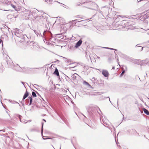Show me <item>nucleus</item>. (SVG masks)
I'll return each instance as SVG.
<instances>
[{
    "instance_id": "ea45409f",
    "label": "nucleus",
    "mask_w": 149,
    "mask_h": 149,
    "mask_svg": "<svg viewBox=\"0 0 149 149\" xmlns=\"http://www.w3.org/2000/svg\"><path fill=\"white\" fill-rule=\"evenodd\" d=\"M13 65H14V63L12 62L11 63H10V66L11 68L13 69Z\"/></svg>"
},
{
    "instance_id": "c9c22d12",
    "label": "nucleus",
    "mask_w": 149,
    "mask_h": 149,
    "mask_svg": "<svg viewBox=\"0 0 149 149\" xmlns=\"http://www.w3.org/2000/svg\"><path fill=\"white\" fill-rule=\"evenodd\" d=\"M32 96L33 97H36V93H35L33 91L32 92Z\"/></svg>"
},
{
    "instance_id": "e433bc0d",
    "label": "nucleus",
    "mask_w": 149,
    "mask_h": 149,
    "mask_svg": "<svg viewBox=\"0 0 149 149\" xmlns=\"http://www.w3.org/2000/svg\"><path fill=\"white\" fill-rule=\"evenodd\" d=\"M125 72V70H123L121 74H120V77H122L124 74V73Z\"/></svg>"
},
{
    "instance_id": "20e7f679",
    "label": "nucleus",
    "mask_w": 149,
    "mask_h": 149,
    "mask_svg": "<svg viewBox=\"0 0 149 149\" xmlns=\"http://www.w3.org/2000/svg\"><path fill=\"white\" fill-rule=\"evenodd\" d=\"M140 19L141 20L143 21L142 24L144 26L143 28H141V29L145 31L149 30V27H148V22L149 21V13L143 16H141Z\"/></svg>"
},
{
    "instance_id": "f3484780",
    "label": "nucleus",
    "mask_w": 149,
    "mask_h": 149,
    "mask_svg": "<svg viewBox=\"0 0 149 149\" xmlns=\"http://www.w3.org/2000/svg\"><path fill=\"white\" fill-rule=\"evenodd\" d=\"M29 95V92L26 90V92L23 96L22 100L21 102V103H22V102H23V101H24V99H26L28 96Z\"/></svg>"
},
{
    "instance_id": "c03bdc74",
    "label": "nucleus",
    "mask_w": 149,
    "mask_h": 149,
    "mask_svg": "<svg viewBox=\"0 0 149 149\" xmlns=\"http://www.w3.org/2000/svg\"><path fill=\"white\" fill-rule=\"evenodd\" d=\"M107 49H110V50H115V51H117V49H113V48H111L108 47L107 48Z\"/></svg>"
},
{
    "instance_id": "0e129e2a",
    "label": "nucleus",
    "mask_w": 149,
    "mask_h": 149,
    "mask_svg": "<svg viewBox=\"0 0 149 149\" xmlns=\"http://www.w3.org/2000/svg\"><path fill=\"white\" fill-rule=\"evenodd\" d=\"M34 85L36 86H38V85H37V84H34Z\"/></svg>"
},
{
    "instance_id": "5701e85b",
    "label": "nucleus",
    "mask_w": 149,
    "mask_h": 149,
    "mask_svg": "<svg viewBox=\"0 0 149 149\" xmlns=\"http://www.w3.org/2000/svg\"><path fill=\"white\" fill-rule=\"evenodd\" d=\"M131 24L129 22H127L124 24L122 26L124 27H129L131 25Z\"/></svg>"
},
{
    "instance_id": "0eeeda50",
    "label": "nucleus",
    "mask_w": 149,
    "mask_h": 149,
    "mask_svg": "<svg viewBox=\"0 0 149 149\" xmlns=\"http://www.w3.org/2000/svg\"><path fill=\"white\" fill-rule=\"evenodd\" d=\"M100 119L101 123H102L103 125L107 127L111 131L112 130L111 128L110 127L108 126H109L111 123L108 120L107 118L105 116H100Z\"/></svg>"
},
{
    "instance_id": "7c9ffc66",
    "label": "nucleus",
    "mask_w": 149,
    "mask_h": 149,
    "mask_svg": "<svg viewBox=\"0 0 149 149\" xmlns=\"http://www.w3.org/2000/svg\"><path fill=\"white\" fill-rule=\"evenodd\" d=\"M138 45H137L136 46V47H137L139 48L138 50H139L140 51H142L143 49V47H142L141 46H139Z\"/></svg>"
},
{
    "instance_id": "a18cd8bd",
    "label": "nucleus",
    "mask_w": 149,
    "mask_h": 149,
    "mask_svg": "<svg viewBox=\"0 0 149 149\" xmlns=\"http://www.w3.org/2000/svg\"><path fill=\"white\" fill-rule=\"evenodd\" d=\"M62 36V35L61 34H58V35H57V37L58 38H60V36Z\"/></svg>"
},
{
    "instance_id": "dca6fc26",
    "label": "nucleus",
    "mask_w": 149,
    "mask_h": 149,
    "mask_svg": "<svg viewBox=\"0 0 149 149\" xmlns=\"http://www.w3.org/2000/svg\"><path fill=\"white\" fill-rule=\"evenodd\" d=\"M59 117L61 119L64 121L65 123L67 125H69L68 123L67 120L63 116L59 115Z\"/></svg>"
},
{
    "instance_id": "680f3d73",
    "label": "nucleus",
    "mask_w": 149,
    "mask_h": 149,
    "mask_svg": "<svg viewBox=\"0 0 149 149\" xmlns=\"http://www.w3.org/2000/svg\"><path fill=\"white\" fill-rule=\"evenodd\" d=\"M43 121H45V122H46V120H45V119H43Z\"/></svg>"
},
{
    "instance_id": "4468645a",
    "label": "nucleus",
    "mask_w": 149,
    "mask_h": 149,
    "mask_svg": "<svg viewBox=\"0 0 149 149\" xmlns=\"http://www.w3.org/2000/svg\"><path fill=\"white\" fill-rule=\"evenodd\" d=\"M82 42V40L81 39L79 40L76 43L74 47L75 48H77L79 47L81 44Z\"/></svg>"
},
{
    "instance_id": "423d86ee",
    "label": "nucleus",
    "mask_w": 149,
    "mask_h": 149,
    "mask_svg": "<svg viewBox=\"0 0 149 149\" xmlns=\"http://www.w3.org/2000/svg\"><path fill=\"white\" fill-rule=\"evenodd\" d=\"M43 34L48 41H51L52 42H54V41L56 40L55 38L53 36L51 32L47 31H44Z\"/></svg>"
},
{
    "instance_id": "7ed1b4c3",
    "label": "nucleus",
    "mask_w": 149,
    "mask_h": 149,
    "mask_svg": "<svg viewBox=\"0 0 149 149\" xmlns=\"http://www.w3.org/2000/svg\"><path fill=\"white\" fill-rule=\"evenodd\" d=\"M36 13L34 14L33 12V19L37 22L42 23L44 19H46V14L42 12H40L38 10H36Z\"/></svg>"
},
{
    "instance_id": "4be33fe9",
    "label": "nucleus",
    "mask_w": 149,
    "mask_h": 149,
    "mask_svg": "<svg viewBox=\"0 0 149 149\" xmlns=\"http://www.w3.org/2000/svg\"><path fill=\"white\" fill-rule=\"evenodd\" d=\"M29 100V105H31L32 101H33V99L32 98L31 96H29L28 97V98L26 99V100Z\"/></svg>"
},
{
    "instance_id": "f03ea898",
    "label": "nucleus",
    "mask_w": 149,
    "mask_h": 149,
    "mask_svg": "<svg viewBox=\"0 0 149 149\" xmlns=\"http://www.w3.org/2000/svg\"><path fill=\"white\" fill-rule=\"evenodd\" d=\"M86 109L89 116L92 118H93L97 113L100 114L98 110L101 112L99 108L96 105H90L87 107Z\"/></svg>"
},
{
    "instance_id": "c85d7f7f",
    "label": "nucleus",
    "mask_w": 149,
    "mask_h": 149,
    "mask_svg": "<svg viewBox=\"0 0 149 149\" xmlns=\"http://www.w3.org/2000/svg\"><path fill=\"white\" fill-rule=\"evenodd\" d=\"M132 131L133 133L135 135H138V136H139V134L134 129H132Z\"/></svg>"
},
{
    "instance_id": "412c9836",
    "label": "nucleus",
    "mask_w": 149,
    "mask_h": 149,
    "mask_svg": "<svg viewBox=\"0 0 149 149\" xmlns=\"http://www.w3.org/2000/svg\"><path fill=\"white\" fill-rule=\"evenodd\" d=\"M10 4L11 6L13 8V9L16 11H18L19 10V8L16 6L15 5H14L12 3H11L10 2Z\"/></svg>"
},
{
    "instance_id": "a211bd4d",
    "label": "nucleus",
    "mask_w": 149,
    "mask_h": 149,
    "mask_svg": "<svg viewBox=\"0 0 149 149\" xmlns=\"http://www.w3.org/2000/svg\"><path fill=\"white\" fill-rule=\"evenodd\" d=\"M27 12H29L28 15V14H26V13L24 14V15H26V16L27 15L28 16H30V15H33V12L34 13L33 15L35 13L36 14V10H35V11H33L32 12L31 11H29V10H28V11H27Z\"/></svg>"
},
{
    "instance_id": "37998d69",
    "label": "nucleus",
    "mask_w": 149,
    "mask_h": 149,
    "mask_svg": "<svg viewBox=\"0 0 149 149\" xmlns=\"http://www.w3.org/2000/svg\"><path fill=\"white\" fill-rule=\"evenodd\" d=\"M97 11H98V12L100 13V14H101L102 15L103 14V12L101 10H98V9H97Z\"/></svg>"
},
{
    "instance_id": "bf43d9fd",
    "label": "nucleus",
    "mask_w": 149,
    "mask_h": 149,
    "mask_svg": "<svg viewBox=\"0 0 149 149\" xmlns=\"http://www.w3.org/2000/svg\"><path fill=\"white\" fill-rule=\"evenodd\" d=\"M36 93H37L38 95H39V93H38L37 92H36Z\"/></svg>"
},
{
    "instance_id": "a878e982",
    "label": "nucleus",
    "mask_w": 149,
    "mask_h": 149,
    "mask_svg": "<svg viewBox=\"0 0 149 149\" xmlns=\"http://www.w3.org/2000/svg\"><path fill=\"white\" fill-rule=\"evenodd\" d=\"M143 110L144 113L146 115H149V111L146 108H143Z\"/></svg>"
},
{
    "instance_id": "39448f33",
    "label": "nucleus",
    "mask_w": 149,
    "mask_h": 149,
    "mask_svg": "<svg viewBox=\"0 0 149 149\" xmlns=\"http://www.w3.org/2000/svg\"><path fill=\"white\" fill-rule=\"evenodd\" d=\"M86 3L88 6L87 7L92 10H97L98 7V6L95 2L92 1H88L86 0L85 1L83 2V3Z\"/></svg>"
},
{
    "instance_id": "473e14b6",
    "label": "nucleus",
    "mask_w": 149,
    "mask_h": 149,
    "mask_svg": "<svg viewBox=\"0 0 149 149\" xmlns=\"http://www.w3.org/2000/svg\"><path fill=\"white\" fill-rule=\"evenodd\" d=\"M10 102L11 103L14 104L17 103V104H18L20 106V104L19 103H18L16 101H12V100L11 101L10 100Z\"/></svg>"
},
{
    "instance_id": "1a4fd4ad",
    "label": "nucleus",
    "mask_w": 149,
    "mask_h": 149,
    "mask_svg": "<svg viewBox=\"0 0 149 149\" xmlns=\"http://www.w3.org/2000/svg\"><path fill=\"white\" fill-rule=\"evenodd\" d=\"M10 136H11L10 140L11 142L10 141V143H11L12 144H13L14 143L13 140L15 141H16V138L17 137L16 136H14V133L13 132H10Z\"/></svg>"
},
{
    "instance_id": "6e6552de",
    "label": "nucleus",
    "mask_w": 149,
    "mask_h": 149,
    "mask_svg": "<svg viewBox=\"0 0 149 149\" xmlns=\"http://www.w3.org/2000/svg\"><path fill=\"white\" fill-rule=\"evenodd\" d=\"M42 128H41V134H42V138L44 140H46V139H52V141L53 142H54V141H55V139L54 138H51V137H50V136H45V137H46L45 138H44L43 137L44 136H43V134H42V133H43V123H42Z\"/></svg>"
},
{
    "instance_id": "b1692460",
    "label": "nucleus",
    "mask_w": 149,
    "mask_h": 149,
    "mask_svg": "<svg viewBox=\"0 0 149 149\" xmlns=\"http://www.w3.org/2000/svg\"><path fill=\"white\" fill-rule=\"evenodd\" d=\"M53 74H54L56 75L57 77L59 76V74L58 70L56 68L55 69V71L54 72Z\"/></svg>"
},
{
    "instance_id": "72a5a7b5",
    "label": "nucleus",
    "mask_w": 149,
    "mask_h": 149,
    "mask_svg": "<svg viewBox=\"0 0 149 149\" xmlns=\"http://www.w3.org/2000/svg\"><path fill=\"white\" fill-rule=\"evenodd\" d=\"M2 97L1 96V104H2V106H3V108L6 109V110H7V108H6V106L5 105H4L2 103V102H1V98H2Z\"/></svg>"
},
{
    "instance_id": "603ef678",
    "label": "nucleus",
    "mask_w": 149,
    "mask_h": 149,
    "mask_svg": "<svg viewBox=\"0 0 149 149\" xmlns=\"http://www.w3.org/2000/svg\"><path fill=\"white\" fill-rule=\"evenodd\" d=\"M2 40L1 39H0V44L1 43V42H2Z\"/></svg>"
},
{
    "instance_id": "e2e57ef3",
    "label": "nucleus",
    "mask_w": 149,
    "mask_h": 149,
    "mask_svg": "<svg viewBox=\"0 0 149 149\" xmlns=\"http://www.w3.org/2000/svg\"><path fill=\"white\" fill-rule=\"evenodd\" d=\"M113 128L114 129V130H115V128L113 126Z\"/></svg>"
},
{
    "instance_id": "5fc2aeb1",
    "label": "nucleus",
    "mask_w": 149,
    "mask_h": 149,
    "mask_svg": "<svg viewBox=\"0 0 149 149\" xmlns=\"http://www.w3.org/2000/svg\"><path fill=\"white\" fill-rule=\"evenodd\" d=\"M35 131V130L34 129H32L31 130V131Z\"/></svg>"
},
{
    "instance_id": "2f4dec72",
    "label": "nucleus",
    "mask_w": 149,
    "mask_h": 149,
    "mask_svg": "<svg viewBox=\"0 0 149 149\" xmlns=\"http://www.w3.org/2000/svg\"><path fill=\"white\" fill-rule=\"evenodd\" d=\"M56 0H45V1L47 2V1H49V4H52V2L55 1Z\"/></svg>"
},
{
    "instance_id": "a19ab883",
    "label": "nucleus",
    "mask_w": 149,
    "mask_h": 149,
    "mask_svg": "<svg viewBox=\"0 0 149 149\" xmlns=\"http://www.w3.org/2000/svg\"><path fill=\"white\" fill-rule=\"evenodd\" d=\"M71 142L73 146L76 149V148L75 147V146L74 145V142H73V140L72 139H71Z\"/></svg>"
},
{
    "instance_id": "6e6d98bb",
    "label": "nucleus",
    "mask_w": 149,
    "mask_h": 149,
    "mask_svg": "<svg viewBox=\"0 0 149 149\" xmlns=\"http://www.w3.org/2000/svg\"><path fill=\"white\" fill-rule=\"evenodd\" d=\"M6 112L8 114V115H9V113H8V111L6 110Z\"/></svg>"
},
{
    "instance_id": "052dcab7",
    "label": "nucleus",
    "mask_w": 149,
    "mask_h": 149,
    "mask_svg": "<svg viewBox=\"0 0 149 149\" xmlns=\"http://www.w3.org/2000/svg\"><path fill=\"white\" fill-rule=\"evenodd\" d=\"M60 137H61V138H64V139H66V138H64V137H62V136H60Z\"/></svg>"
},
{
    "instance_id": "79ce46f5",
    "label": "nucleus",
    "mask_w": 149,
    "mask_h": 149,
    "mask_svg": "<svg viewBox=\"0 0 149 149\" xmlns=\"http://www.w3.org/2000/svg\"><path fill=\"white\" fill-rule=\"evenodd\" d=\"M34 32L37 35V36H38V35L39 34V32L38 31L36 30H34Z\"/></svg>"
},
{
    "instance_id": "cd10ccee",
    "label": "nucleus",
    "mask_w": 149,
    "mask_h": 149,
    "mask_svg": "<svg viewBox=\"0 0 149 149\" xmlns=\"http://www.w3.org/2000/svg\"><path fill=\"white\" fill-rule=\"evenodd\" d=\"M1 1H2L3 3H5L7 5H9V4H8L9 3V1L8 0H0Z\"/></svg>"
},
{
    "instance_id": "aec40b11",
    "label": "nucleus",
    "mask_w": 149,
    "mask_h": 149,
    "mask_svg": "<svg viewBox=\"0 0 149 149\" xmlns=\"http://www.w3.org/2000/svg\"><path fill=\"white\" fill-rule=\"evenodd\" d=\"M134 61V63L135 64L141 65V60L135 59Z\"/></svg>"
},
{
    "instance_id": "de8ad7c7",
    "label": "nucleus",
    "mask_w": 149,
    "mask_h": 149,
    "mask_svg": "<svg viewBox=\"0 0 149 149\" xmlns=\"http://www.w3.org/2000/svg\"><path fill=\"white\" fill-rule=\"evenodd\" d=\"M56 62H59V61L58 60H56V61H54V62H53L52 63H56Z\"/></svg>"
},
{
    "instance_id": "4d7b16f0",
    "label": "nucleus",
    "mask_w": 149,
    "mask_h": 149,
    "mask_svg": "<svg viewBox=\"0 0 149 149\" xmlns=\"http://www.w3.org/2000/svg\"><path fill=\"white\" fill-rule=\"evenodd\" d=\"M112 69L114 70L115 69V67L114 66L112 68Z\"/></svg>"
},
{
    "instance_id": "338daca9",
    "label": "nucleus",
    "mask_w": 149,
    "mask_h": 149,
    "mask_svg": "<svg viewBox=\"0 0 149 149\" xmlns=\"http://www.w3.org/2000/svg\"><path fill=\"white\" fill-rule=\"evenodd\" d=\"M61 145L60 144V149H61Z\"/></svg>"
},
{
    "instance_id": "ddd939ff",
    "label": "nucleus",
    "mask_w": 149,
    "mask_h": 149,
    "mask_svg": "<svg viewBox=\"0 0 149 149\" xmlns=\"http://www.w3.org/2000/svg\"><path fill=\"white\" fill-rule=\"evenodd\" d=\"M102 74L105 77H107L109 76V73L107 70H103L102 71Z\"/></svg>"
},
{
    "instance_id": "2eb2a0df",
    "label": "nucleus",
    "mask_w": 149,
    "mask_h": 149,
    "mask_svg": "<svg viewBox=\"0 0 149 149\" xmlns=\"http://www.w3.org/2000/svg\"><path fill=\"white\" fill-rule=\"evenodd\" d=\"M149 62V59H146L145 60H141V65L146 64L147 63H148Z\"/></svg>"
},
{
    "instance_id": "864d4df0",
    "label": "nucleus",
    "mask_w": 149,
    "mask_h": 149,
    "mask_svg": "<svg viewBox=\"0 0 149 149\" xmlns=\"http://www.w3.org/2000/svg\"><path fill=\"white\" fill-rule=\"evenodd\" d=\"M70 61H65V62H66V63H68L69 62H70Z\"/></svg>"
},
{
    "instance_id": "3c124183",
    "label": "nucleus",
    "mask_w": 149,
    "mask_h": 149,
    "mask_svg": "<svg viewBox=\"0 0 149 149\" xmlns=\"http://www.w3.org/2000/svg\"><path fill=\"white\" fill-rule=\"evenodd\" d=\"M21 83H22V84L24 86V87H25L24 85V82H22V81H21Z\"/></svg>"
},
{
    "instance_id": "f704fd0d",
    "label": "nucleus",
    "mask_w": 149,
    "mask_h": 149,
    "mask_svg": "<svg viewBox=\"0 0 149 149\" xmlns=\"http://www.w3.org/2000/svg\"><path fill=\"white\" fill-rule=\"evenodd\" d=\"M86 20H81V21H78V22L80 23V24H83L85 22H86Z\"/></svg>"
},
{
    "instance_id": "09e8293b",
    "label": "nucleus",
    "mask_w": 149,
    "mask_h": 149,
    "mask_svg": "<svg viewBox=\"0 0 149 149\" xmlns=\"http://www.w3.org/2000/svg\"><path fill=\"white\" fill-rule=\"evenodd\" d=\"M114 53L116 55V57H115L116 58L117 57V58H118V56L117 55V54H116L115 51L114 52Z\"/></svg>"
},
{
    "instance_id": "f8f14e48",
    "label": "nucleus",
    "mask_w": 149,
    "mask_h": 149,
    "mask_svg": "<svg viewBox=\"0 0 149 149\" xmlns=\"http://www.w3.org/2000/svg\"><path fill=\"white\" fill-rule=\"evenodd\" d=\"M13 69L18 71H21L22 70V68L18 65H13Z\"/></svg>"
},
{
    "instance_id": "49530a36",
    "label": "nucleus",
    "mask_w": 149,
    "mask_h": 149,
    "mask_svg": "<svg viewBox=\"0 0 149 149\" xmlns=\"http://www.w3.org/2000/svg\"><path fill=\"white\" fill-rule=\"evenodd\" d=\"M24 101H23V102H22V103H21L22 104V106L23 107H24Z\"/></svg>"
},
{
    "instance_id": "8fccbe9b",
    "label": "nucleus",
    "mask_w": 149,
    "mask_h": 149,
    "mask_svg": "<svg viewBox=\"0 0 149 149\" xmlns=\"http://www.w3.org/2000/svg\"><path fill=\"white\" fill-rule=\"evenodd\" d=\"M70 99L71 100V102L72 103L74 104V102L70 98Z\"/></svg>"
},
{
    "instance_id": "6ab92c4d",
    "label": "nucleus",
    "mask_w": 149,
    "mask_h": 149,
    "mask_svg": "<svg viewBox=\"0 0 149 149\" xmlns=\"http://www.w3.org/2000/svg\"><path fill=\"white\" fill-rule=\"evenodd\" d=\"M100 29H101L100 28H97V27L96 28H95L93 29V31L98 33H100Z\"/></svg>"
},
{
    "instance_id": "58836bf2",
    "label": "nucleus",
    "mask_w": 149,
    "mask_h": 149,
    "mask_svg": "<svg viewBox=\"0 0 149 149\" xmlns=\"http://www.w3.org/2000/svg\"><path fill=\"white\" fill-rule=\"evenodd\" d=\"M84 84H86L88 86H90V84L85 81H84Z\"/></svg>"
},
{
    "instance_id": "69168bd1",
    "label": "nucleus",
    "mask_w": 149,
    "mask_h": 149,
    "mask_svg": "<svg viewBox=\"0 0 149 149\" xmlns=\"http://www.w3.org/2000/svg\"><path fill=\"white\" fill-rule=\"evenodd\" d=\"M3 131L4 132H5L4 130V131H3V130H0V132H1V131Z\"/></svg>"
},
{
    "instance_id": "774afa93",
    "label": "nucleus",
    "mask_w": 149,
    "mask_h": 149,
    "mask_svg": "<svg viewBox=\"0 0 149 149\" xmlns=\"http://www.w3.org/2000/svg\"><path fill=\"white\" fill-rule=\"evenodd\" d=\"M52 147H53L54 149H55V148H54V147L52 145Z\"/></svg>"
},
{
    "instance_id": "9b49d317",
    "label": "nucleus",
    "mask_w": 149,
    "mask_h": 149,
    "mask_svg": "<svg viewBox=\"0 0 149 149\" xmlns=\"http://www.w3.org/2000/svg\"><path fill=\"white\" fill-rule=\"evenodd\" d=\"M15 117L17 118V119H19V120L20 122H21L22 123H26L28 121H27L26 120H22V116L19 114H16L15 115Z\"/></svg>"
},
{
    "instance_id": "bb28decb",
    "label": "nucleus",
    "mask_w": 149,
    "mask_h": 149,
    "mask_svg": "<svg viewBox=\"0 0 149 149\" xmlns=\"http://www.w3.org/2000/svg\"><path fill=\"white\" fill-rule=\"evenodd\" d=\"M9 58V57L8 55H7L5 57V58L4 59V61H5L6 62L8 66V60Z\"/></svg>"
},
{
    "instance_id": "c756f323",
    "label": "nucleus",
    "mask_w": 149,
    "mask_h": 149,
    "mask_svg": "<svg viewBox=\"0 0 149 149\" xmlns=\"http://www.w3.org/2000/svg\"><path fill=\"white\" fill-rule=\"evenodd\" d=\"M78 20L77 19L74 20L72 21L71 22V23H72V24H74V25L76 24L78 22Z\"/></svg>"
},
{
    "instance_id": "f257e3e1",
    "label": "nucleus",
    "mask_w": 149,
    "mask_h": 149,
    "mask_svg": "<svg viewBox=\"0 0 149 149\" xmlns=\"http://www.w3.org/2000/svg\"><path fill=\"white\" fill-rule=\"evenodd\" d=\"M22 30L15 28L13 31H11V33L13 35V33L17 37L21 38L19 40L21 42L27 43L29 40L28 37L26 35H23L22 33Z\"/></svg>"
},
{
    "instance_id": "9d476101",
    "label": "nucleus",
    "mask_w": 149,
    "mask_h": 149,
    "mask_svg": "<svg viewBox=\"0 0 149 149\" xmlns=\"http://www.w3.org/2000/svg\"><path fill=\"white\" fill-rule=\"evenodd\" d=\"M61 39H59L60 41L61 42H66V40H69L70 38H67L66 36H60Z\"/></svg>"
},
{
    "instance_id": "393cba45",
    "label": "nucleus",
    "mask_w": 149,
    "mask_h": 149,
    "mask_svg": "<svg viewBox=\"0 0 149 149\" xmlns=\"http://www.w3.org/2000/svg\"><path fill=\"white\" fill-rule=\"evenodd\" d=\"M77 76H78L77 74L76 73L74 74L72 76V79L74 80L76 79V77Z\"/></svg>"
},
{
    "instance_id": "13d9d810",
    "label": "nucleus",
    "mask_w": 149,
    "mask_h": 149,
    "mask_svg": "<svg viewBox=\"0 0 149 149\" xmlns=\"http://www.w3.org/2000/svg\"><path fill=\"white\" fill-rule=\"evenodd\" d=\"M102 47L103 48H105V49H107V48H108V47Z\"/></svg>"
},
{
    "instance_id": "4c0bfd02",
    "label": "nucleus",
    "mask_w": 149,
    "mask_h": 149,
    "mask_svg": "<svg viewBox=\"0 0 149 149\" xmlns=\"http://www.w3.org/2000/svg\"><path fill=\"white\" fill-rule=\"evenodd\" d=\"M15 120H12L11 119V120H10V124H11L12 125L14 124L15 123Z\"/></svg>"
}]
</instances>
